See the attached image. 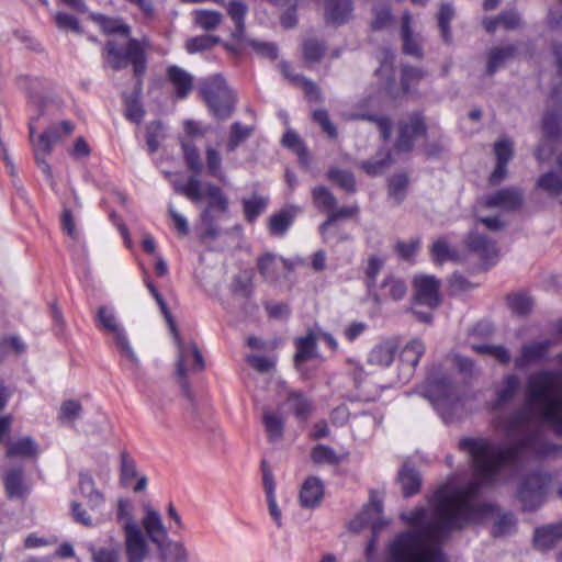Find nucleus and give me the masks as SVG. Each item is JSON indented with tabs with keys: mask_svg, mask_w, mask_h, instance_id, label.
Here are the masks:
<instances>
[{
	"mask_svg": "<svg viewBox=\"0 0 562 562\" xmlns=\"http://www.w3.org/2000/svg\"><path fill=\"white\" fill-rule=\"evenodd\" d=\"M562 539V520L535 530L533 543L539 550H548Z\"/></svg>",
	"mask_w": 562,
	"mask_h": 562,
	"instance_id": "obj_26",
	"label": "nucleus"
},
{
	"mask_svg": "<svg viewBox=\"0 0 562 562\" xmlns=\"http://www.w3.org/2000/svg\"><path fill=\"white\" fill-rule=\"evenodd\" d=\"M4 488L8 498H25L29 487L24 482V473L22 468L10 469L3 479Z\"/></svg>",
	"mask_w": 562,
	"mask_h": 562,
	"instance_id": "obj_25",
	"label": "nucleus"
},
{
	"mask_svg": "<svg viewBox=\"0 0 562 562\" xmlns=\"http://www.w3.org/2000/svg\"><path fill=\"white\" fill-rule=\"evenodd\" d=\"M508 306L513 313L525 316L530 313L533 302L532 299L525 293H515L507 297Z\"/></svg>",
	"mask_w": 562,
	"mask_h": 562,
	"instance_id": "obj_51",
	"label": "nucleus"
},
{
	"mask_svg": "<svg viewBox=\"0 0 562 562\" xmlns=\"http://www.w3.org/2000/svg\"><path fill=\"white\" fill-rule=\"evenodd\" d=\"M284 405L301 420H306L313 412L312 401L299 390L286 391Z\"/></svg>",
	"mask_w": 562,
	"mask_h": 562,
	"instance_id": "obj_23",
	"label": "nucleus"
},
{
	"mask_svg": "<svg viewBox=\"0 0 562 562\" xmlns=\"http://www.w3.org/2000/svg\"><path fill=\"white\" fill-rule=\"evenodd\" d=\"M93 562H120V552L116 548L100 547L92 550Z\"/></svg>",
	"mask_w": 562,
	"mask_h": 562,
	"instance_id": "obj_64",
	"label": "nucleus"
},
{
	"mask_svg": "<svg viewBox=\"0 0 562 562\" xmlns=\"http://www.w3.org/2000/svg\"><path fill=\"white\" fill-rule=\"evenodd\" d=\"M397 481L405 497L416 494L422 485L419 473L408 463H404L398 472Z\"/></svg>",
	"mask_w": 562,
	"mask_h": 562,
	"instance_id": "obj_30",
	"label": "nucleus"
},
{
	"mask_svg": "<svg viewBox=\"0 0 562 562\" xmlns=\"http://www.w3.org/2000/svg\"><path fill=\"white\" fill-rule=\"evenodd\" d=\"M317 340L318 337L316 331H308L305 336L299 337L295 340L296 352L294 356V362L304 379H310V376L305 372L303 363L317 357Z\"/></svg>",
	"mask_w": 562,
	"mask_h": 562,
	"instance_id": "obj_17",
	"label": "nucleus"
},
{
	"mask_svg": "<svg viewBox=\"0 0 562 562\" xmlns=\"http://www.w3.org/2000/svg\"><path fill=\"white\" fill-rule=\"evenodd\" d=\"M551 346L552 341L549 339L524 345L521 347L520 356L514 361L515 367L518 369H525L529 364L542 360L547 356Z\"/></svg>",
	"mask_w": 562,
	"mask_h": 562,
	"instance_id": "obj_20",
	"label": "nucleus"
},
{
	"mask_svg": "<svg viewBox=\"0 0 562 562\" xmlns=\"http://www.w3.org/2000/svg\"><path fill=\"white\" fill-rule=\"evenodd\" d=\"M226 8L228 16L234 22L235 29L232 32V37L236 42H244L245 40V18L248 13V5L241 0H229L223 4Z\"/></svg>",
	"mask_w": 562,
	"mask_h": 562,
	"instance_id": "obj_21",
	"label": "nucleus"
},
{
	"mask_svg": "<svg viewBox=\"0 0 562 562\" xmlns=\"http://www.w3.org/2000/svg\"><path fill=\"white\" fill-rule=\"evenodd\" d=\"M431 258L437 265L445 261H454L458 259V251L451 248L445 238L437 239L430 249Z\"/></svg>",
	"mask_w": 562,
	"mask_h": 562,
	"instance_id": "obj_45",
	"label": "nucleus"
},
{
	"mask_svg": "<svg viewBox=\"0 0 562 562\" xmlns=\"http://www.w3.org/2000/svg\"><path fill=\"white\" fill-rule=\"evenodd\" d=\"M397 345L394 340H385L376 345L369 353V362L380 367H389L395 357Z\"/></svg>",
	"mask_w": 562,
	"mask_h": 562,
	"instance_id": "obj_32",
	"label": "nucleus"
},
{
	"mask_svg": "<svg viewBox=\"0 0 562 562\" xmlns=\"http://www.w3.org/2000/svg\"><path fill=\"white\" fill-rule=\"evenodd\" d=\"M55 25L64 32H72L78 35H83L86 33L82 27L80 20L68 12L58 11L54 15Z\"/></svg>",
	"mask_w": 562,
	"mask_h": 562,
	"instance_id": "obj_44",
	"label": "nucleus"
},
{
	"mask_svg": "<svg viewBox=\"0 0 562 562\" xmlns=\"http://www.w3.org/2000/svg\"><path fill=\"white\" fill-rule=\"evenodd\" d=\"M344 117L346 120H363V121L374 122L384 140H387L391 136L392 122L386 116H378V115H373V114H369V113H361V112H350V113H344Z\"/></svg>",
	"mask_w": 562,
	"mask_h": 562,
	"instance_id": "obj_38",
	"label": "nucleus"
},
{
	"mask_svg": "<svg viewBox=\"0 0 562 562\" xmlns=\"http://www.w3.org/2000/svg\"><path fill=\"white\" fill-rule=\"evenodd\" d=\"M182 191L193 202L206 201V206L201 215L202 222L206 226L203 236L210 238L217 236L218 228L214 225V221L228 210V200L221 188L209 182L202 183L196 177H191Z\"/></svg>",
	"mask_w": 562,
	"mask_h": 562,
	"instance_id": "obj_5",
	"label": "nucleus"
},
{
	"mask_svg": "<svg viewBox=\"0 0 562 562\" xmlns=\"http://www.w3.org/2000/svg\"><path fill=\"white\" fill-rule=\"evenodd\" d=\"M352 11V0H327L325 4V20L328 23L340 25L351 18Z\"/></svg>",
	"mask_w": 562,
	"mask_h": 562,
	"instance_id": "obj_22",
	"label": "nucleus"
},
{
	"mask_svg": "<svg viewBox=\"0 0 562 562\" xmlns=\"http://www.w3.org/2000/svg\"><path fill=\"white\" fill-rule=\"evenodd\" d=\"M247 363L259 373H268L273 370L276 359L272 357H263L257 355H249L246 358Z\"/></svg>",
	"mask_w": 562,
	"mask_h": 562,
	"instance_id": "obj_62",
	"label": "nucleus"
},
{
	"mask_svg": "<svg viewBox=\"0 0 562 562\" xmlns=\"http://www.w3.org/2000/svg\"><path fill=\"white\" fill-rule=\"evenodd\" d=\"M550 102L555 109L547 111L542 120V133L547 139L557 138L562 132V89L553 91Z\"/></svg>",
	"mask_w": 562,
	"mask_h": 562,
	"instance_id": "obj_15",
	"label": "nucleus"
},
{
	"mask_svg": "<svg viewBox=\"0 0 562 562\" xmlns=\"http://www.w3.org/2000/svg\"><path fill=\"white\" fill-rule=\"evenodd\" d=\"M282 144L285 147L292 149L299 156V158L302 162H305L306 157H307V150H306L305 146L303 145L300 136L296 133H294L292 131H288L283 135Z\"/></svg>",
	"mask_w": 562,
	"mask_h": 562,
	"instance_id": "obj_58",
	"label": "nucleus"
},
{
	"mask_svg": "<svg viewBox=\"0 0 562 562\" xmlns=\"http://www.w3.org/2000/svg\"><path fill=\"white\" fill-rule=\"evenodd\" d=\"M252 127L243 125L239 122L233 123L226 145L227 151H235L236 148L252 134Z\"/></svg>",
	"mask_w": 562,
	"mask_h": 562,
	"instance_id": "obj_48",
	"label": "nucleus"
},
{
	"mask_svg": "<svg viewBox=\"0 0 562 562\" xmlns=\"http://www.w3.org/2000/svg\"><path fill=\"white\" fill-rule=\"evenodd\" d=\"M324 494L322 481L316 476L305 480L300 492V501L303 507L312 508L319 504Z\"/></svg>",
	"mask_w": 562,
	"mask_h": 562,
	"instance_id": "obj_28",
	"label": "nucleus"
},
{
	"mask_svg": "<svg viewBox=\"0 0 562 562\" xmlns=\"http://www.w3.org/2000/svg\"><path fill=\"white\" fill-rule=\"evenodd\" d=\"M182 150L184 161L188 168L196 175L200 173L203 168V165L201 161L199 149L194 145L183 142Z\"/></svg>",
	"mask_w": 562,
	"mask_h": 562,
	"instance_id": "obj_55",
	"label": "nucleus"
},
{
	"mask_svg": "<svg viewBox=\"0 0 562 562\" xmlns=\"http://www.w3.org/2000/svg\"><path fill=\"white\" fill-rule=\"evenodd\" d=\"M193 15L194 22L207 31L216 29L223 20L222 13L212 10H195Z\"/></svg>",
	"mask_w": 562,
	"mask_h": 562,
	"instance_id": "obj_50",
	"label": "nucleus"
},
{
	"mask_svg": "<svg viewBox=\"0 0 562 562\" xmlns=\"http://www.w3.org/2000/svg\"><path fill=\"white\" fill-rule=\"evenodd\" d=\"M376 75L380 78H385L384 88L387 92L395 95L393 92V75H394V68H393V55L386 53L384 60L381 64V67L376 70Z\"/></svg>",
	"mask_w": 562,
	"mask_h": 562,
	"instance_id": "obj_57",
	"label": "nucleus"
},
{
	"mask_svg": "<svg viewBox=\"0 0 562 562\" xmlns=\"http://www.w3.org/2000/svg\"><path fill=\"white\" fill-rule=\"evenodd\" d=\"M102 59L104 67L113 71H121L132 65L135 83L130 93L123 92L124 116L134 124L142 123L145 109L142 101L143 81L147 68V54L145 45L138 38H130L125 46L109 40L102 46Z\"/></svg>",
	"mask_w": 562,
	"mask_h": 562,
	"instance_id": "obj_3",
	"label": "nucleus"
},
{
	"mask_svg": "<svg viewBox=\"0 0 562 562\" xmlns=\"http://www.w3.org/2000/svg\"><path fill=\"white\" fill-rule=\"evenodd\" d=\"M5 446L8 457L36 458L38 454V445L31 436L10 440Z\"/></svg>",
	"mask_w": 562,
	"mask_h": 562,
	"instance_id": "obj_31",
	"label": "nucleus"
},
{
	"mask_svg": "<svg viewBox=\"0 0 562 562\" xmlns=\"http://www.w3.org/2000/svg\"><path fill=\"white\" fill-rule=\"evenodd\" d=\"M423 394L436 408L450 406L458 400L456 386L446 376L440 379L429 378Z\"/></svg>",
	"mask_w": 562,
	"mask_h": 562,
	"instance_id": "obj_11",
	"label": "nucleus"
},
{
	"mask_svg": "<svg viewBox=\"0 0 562 562\" xmlns=\"http://www.w3.org/2000/svg\"><path fill=\"white\" fill-rule=\"evenodd\" d=\"M536 186L550 196H560L562 195V172L550 170L538 178Z\"/></svg>",
	"mask_w": 562,
	"mask_h": 562,
	"instance_id": "obj_36",
	"label": "nucleus"
},
{
	"mask_svg": "<svg viewBox=\"0 0 562 562\" xmlns=\"http://www.w3.org/2000/svg\"><path fill=\"white\" fill-rule=\"evenodd\" d=\"M283 72L286 77H291L292 80L297 81L302 85L305 95L311 101H319L321 100V90L311 80L305 79L302 76H291L289 72V66L283 65Z\"/></svg>",
	"mask_w": 562,
	"mask_h": 562,
	"instance_id": "obj_59",
	"label": "nucleus"
},
{
	"mask_svg": "<svg viewBox=\"0 0 562 562\" xmlns=\"http://www.w3.org/2000/svg\"><path fill=\"white\" fill-rule=\"evenodd\" d=\"M516 48L514 45L494 47L488 52L487 68L488 75H494L507 60L514 57Z\"/></svg>",
	"mask_w": 562,
	"mask_h": 562,
	"instance_id": "obj_34",
	"label": "nucleus"
},
{
	"mask_svg": "<svg viewBox=\"0 0 562 562\" xmlns=\"http://www.w3.org/2000/svg\"><path fill=\"white\" fill-rule=\"evenodd\" d=\"M114 334V339L117 348L122 352V355L131 362L137 363V357L130 345L128 338L122 327L117 328V330L112 331Z\"/></svg>",
	"mask_w": 562,
	"mask_h": 562,
	"instance_id": "obj_61",
	"label": "nucleus"
},
{
	"mask_svg": "<svg viewBox=\"0 0 562 562\" xmlns=\"http://www.w3.org/2000/svg\"><path fill=\"white\" fill-rule=\"evenodd\" d=\"M164 125L160 121L155 120L148 123L145 131L146 145L150 154L155 153L159 148L160 139L162 135Z\"/></svg>",
	"mask_w": 562,
	"mask_h": 562,
	"instance_id": "obj_52",
	"label": "nucleus"
},
{
	"mask_svg": "<svg viewBox=\"0 0 562 562\" xmlns=\"http://www.w3.org/2000/svg\"><path fill=\"white\" fill-rule=\"evenodd\" d=\"M244 216L247 222L254 223L257 217L265 212L268 205V199L261 195L254 194L250 198H245L241 201Z\"/></svg>",
	"mask_w": 562,
	"mask_h": 562,
	"instance_id": "obj_42",
	"label": "nucleus"
},
{
	"mask_svg": "<svg viewBox=\"0 0 562 562\" xmlns=\"http://www.w3.org/2000/svg\"><path fill=\"white\" fill-rule=\"evenodd\" d=\"M415 305H426L430 310L440 304L439 281L431 276H420L414 279Z\"/></svg>",
	"mask_w": 562,
	"mask_h": 562,
	"instance_id": "obj_13",
	"label": "nucleus"
},
{
	"mask_svg": "<svg viewBox=\"0 0 562 562\" xmlns=\"http://www.w3.org/2000/svg\"><path fill=\"white\" fill-rule=\"evenodd\" d=\"M358 213V206H344L337 209L333 207V211L327 215V220L319 226V233L324 239V241H330L331 235L329 233V228L336 224L341 218H350Z\"/></svg>",
	"mask_w": 562,
	"mask_h": 562,
	"instance_id": "obj_33",
	"label": "nucleus"
},
{
	"mask_svg": "<svg viewBox=\"0 0 562 562\" xmlns=\"http://www.w3.org/2000/svg\"><path fill=\"white\" fill-rule=\"evenodd\" d=\"M328 179L347 192H353L356 189L355 178L349 171L330 169L328 171Z\"/></svg>",
	"mask_w": 562,
	"mask_h": 562,
	"instance_id": "obj_56",
	"label": "nucleus"
},
{
	"mask_svg": "<svg viewBox=\"0 0 562 562\" xmlns=\"http://www.w3.org/2000/svg\"><path fill=\"white\" fill-rule=\"evenodd\" d=\"M252 273L249 271H243L235 276L231 283V292L235 297H240L246 301L252 294Z\"/></svg>",
	"mask_w": 562,
	"mask_h": 562,
	"instance_id": "obj_39",
	"label": "nucleus"
},
{
	"mask_svg": "<svg viewBox=\"0 0 562 562\" xmlns=\"http://www.w3.org/2000/svg\"><path fill=\"white\" fill-rule=\"evenodd\" d=\"M412 16L408 12H405L402 16L401 37L403 41V52L406 55L414 57L423 56L422 41L419 34H415L411 30Z\"/></svg>",
	"mask_w": 562,
	"mask_h": 562,
	"instance_id": "obj_24",
	"label": "nucleus"
},
{
	"mask_svg": "<svg viewBox=\"0 0 562 562\" xmlns=\"http://www.w3.org/2000/svg\"><path fill=\"white\" fill-rule=\"evenodd\" d=\"M204 368V358L196 345L190 340L184 341L178 336V379L201 372Z\"/></svg>",
	"mask_w": 562,
	"mask_h": 562,
	"instance_id": "obj_10",
	"label": "nucleus"
},
{
	"mask_svg": "<svg viewBox=\"0 0 562 562\" xmlns=\"http://www.w3.org/2000/svg\"><path fill=\"white\" fill-rule=\"evenodd\" d=\"M407 291L405 282L394 277H387L383 280L380 286V296L383 300H402Z\"/></svg>",
	"mask_w": 562,
	"mask_h": 562,
	"instance_id": "obj_37",
	"label": "nucleus"
},
{
	"mask_svg": "<svg viewBox=\"0 0 562 562\" xmlns=\"http://www.w3.org/2000/svg\"><path fill=\"white\" fill-rule=\"evenodd\" d=\"M521 464L522 459H517V468L513 472L503 470L493 480H484L473 467L475 477L468 484L456 486L446 483L428 499V506L402 513L400 517L408 529L387 544L383 562H447L440 546L448 533L487 519L493 520L494 537L513 535L517 527L516 518L483 502L481 485L506 482L518 473Z\"/></svg>",
	"mask_w": 562,
	"mask_h": 562,
	"instance_id": "obj_2",
	"label": "nucleus"
},
{
	"mask_svg": "<svg viewBox=\"0 0 562 562\" xmlns=\"http://www.w3.org/2000/svg\"><path fill=\"white\" fill-rule=\"evenodd\" d=\"M426 133V126L419 114H413L408 122L400 124L398 137L395 142V148L400 151H408L413 148L416 138Z\"/></svg>",
	"mask_w": 562,
	"mask_h": 562,
	"instance_id": "obj_14",
	"label": "nucleus"
},
{
	"mask_svg": "<svg viewBox=\"0 0 562 562\" xmlns=\"http://www.w3.org/2000/svg\"><path fill=\"white\" fill-rule=\"evenodd\" d=\"M311 459L315 464H338L341 458L335 450L326 445H317L311 451Z\"/></svg>",
	"mask_w": 562,
	"mask_h": 562,
	"instance_id": "obj_47",
	"label": "nucleus"
},
{
	"mask_svg": "<svg viewBox=\"0 0 562 562\" xmlns=\"http://www.w3.org/2000/svg\"><path fill=\"white\" fill-rule=\"evenodd\" d=\"M425 345L419 339L411 340L402 350L400 355V370L404 379H408L415 368L417 367L420 358L425 353Z\"/></svg>",
	"mask_w": 562,
	"mask_h": 562,
	"instance_id": "obj_18",
	"label": "nucleus"
},
{
	"mask_svg": "<svg viewBox=\"0 0 562 562\" xmlns=\"http://www.w3.org/2000/svg\"><path fill=\"white\" fill-rule=\"evenodd\" d=\"M89 19L98 23L102 33L105 35H120L127 37V41L132 38V27L122 18L109 16L99 12H90Z\"/></svg>",
	"mask_w": 562,
	"mask_h": 562,
	"instance_id": "obj_19",
	"label": "nucleus"
},
{
	"mask_svg": "<svg viewBox=\"0 0 562 562\" xmlns=\"http://www.w3.org/2000/svg\"><path fill=\"white\" fill-rule=\"evenodd\" d=\"M27 351V345L16 334L3 335L0 337V362L10 353L16 357Z\"/></svg>",
	"mask_w": 562,
	"mask_h": 562,
	"instance_id": "obj_35",
	"label": "nucleus"
},
{
	"mask_svg": "<svg viewBox=\"0 0 562 562\" xmlns=\"http://www.w3.org/2000/svg\"><path fill=\"white\" fill-rule=\"evenodd\" d=\"M217 43H220V38L217 36L204 34L189 38L186 42V48L190 54H194L198 52L210 49Z\"/></svg>",
	"mask_w": 562,
	"mask_h": 562,
	"instance_id": "obj_54",
	"label": "nucleus"
},
{
	"mask_svg": "<svg viewBox=\"0 0 562 562\" xmlns=\"http://www.w3.org/2000/svg\"><path fill=\"white\" fill-rule=\"evenodd\" d=\"M312 200L315 207L327 215L333 211V207L337 206L336 198L323 186L315 187L312 190Z\"/></svg>",
	"mask_w": 562,
	"mask_h": 562,
	"instance_id": "obj_43",
	"label": "nucleus"
},
{
	"mask_svg": "<svg viewBox=\"0 0 562 562\" xmlns=\"http://www.w3.org/2000/svg\"><path fill=\"white\" fill-rule=\"evenodd\" d=\"M453 8L449 3L441 4L437 19L438 26L441 32V37L446 43L451 42L450 22L453 19Z\"/></svg>",
	"mask_w": 562,
	"mask_h": 562,
	"instance_id": "obj_53",
	"label": "nucleus"
},
{
	"mask_svg": "<svg viewBox=\"0 0 562 562\" xmlns=\"http://www.w3.org/2000/svg\"><path fill=\"white\" fill-rule=\"evenodd\" d=\"M199 94L216 120L225 121L232 116L237 98L221 75L204 78L200 83Z\"/></svg>",
	"mask_w": 562,
	"mask_h": 562,
	"instance_id": "obj_6",
	"label": "nucleus"
},
{
	"mask_svg": "<svg viewBox=\"0 0 562 562\" xmlns=\"http://www.w3.org/2000/svg\"><path fill=\"white\" fill-rule=\"evenodd\" d=\"M293 220L294 214L288 210H282L279 213L272 214L268 224L270 235L277 237L283 236L292 225Z\"/></svg>",
	"mask_w": 562,
	"mask_h": 562,
	"instance_id": "obj_40",
	"label": "nucleus"
},
{
	"mask_svg": "<svg viewBox=\"0 0 562 562\" xmlns=\"http://www.w3.org/2000/svg\"><path fill=\"white\" fill-rule=\"evenodd\" d=\"M281 269H291L290 263L273 254H265L258 259V270L263 278L276 280Z\"/></svg>",
	"mask_w": 562,
	"mask_h": 562,
	"instance_id": "obj_29",
	"label": "nucleus"
},
{
	"mask_svg": "<svg viewBox=\"0 0 562 562\" xmlns=\"http://www.w3.org/2000/svg\"><path fill=\"white\" fill-rule=\"evenodd\" d=\"M381 514V501L378 499L375 495H371L369 504L364 506L362 512L350 522V529L355 532H359L366 527H369L372 530V537L366 549V557L368 561L372 560L379 531L386 525Z\"/></svg>",
	"mask_w": 562,
	"mask_h": 562,
	"instance_id": "obj_7",
	"label": "nucleus"
},
{
	"mask_svg": "<svg viewBox=\"0 0 562 562\" xmlns=\"http://www.w3.org/2000/svg\"><path fill=\"white\" fill-rule=\"evenodd\" d=\"M15 83L23 91L26 104L34 110L27 122L30 142L33 143L37 122L46 115L48 105L56 101L55 86L47 77L29 74L16 76Z\"/></svg>",
	"mask_w": 562,
	"mask_h": 562,
	"instance_id": "obj_4",
	"label": "nucleus"
},
{
	"mask_svg": "<svg viewBox=\"0 0 562 562\" xmlns=\"http://www.w3.org/2000/svg\"><path fill=\"white\" fill-rule=\"evenodd\" d=\"M407 183L408 181L405 175H396L390 180L389 194L396 201L397 204L404 200Z\"/></svg>",
	"mask_w": 562,
	"mask_h": 562,
	"instance_id": "obj_60",
	"label": "nucleus"
},
{
	"mask_svg": "<svg viewBox=\"0 0 562 562\" xmlns=\"http://www.w3.org/2000/svg\"><path fill=\"white\" fill-rule=\"evenodd\" d=\"M550 481V475L540 472L531 473L524 480L519 499L525 510H536L542 505Z\"/></svg>",
	"mask_w": 562,
	"mask_h": 562,
	"instance_id": "obj_8",
	"label": "nucleus"
},
{
	"mask_svg": "<svg viewBox=\"0 0 562 562\" xmlns=\"http://www.w3.org/2000/svg\"><path fill=\"white\" fill-rule=\"evenodd\" d=\"M519 389L515 374L504 376L493 404L495 430L507 439L497 445L487 438H464L461 450L469 453L476 473L484 480H493L503 470L513 472L517 459L528 454L546 457L555 450L542 436L549 426L562 438V373L559 370H539L529 374L525 385V406L512 413L503 411Z\"/></svg>",
	"mask_w": 562,
	"mask_h": 562,
	"instance_id": "obj_1",
	"label": "nucleus"
},
{
	"mask_svg": "<svg viewBox=\"0 0 562 562\" xmlns=\"http://www.w3.org/2000/svg\"><path fill=\"white\" fill-rule=\"evenodd\" d=\"M481 203L488 209L516 210L522 204V191L517 188L502 189L482 198Z\"/></svg>",
	"mask_w": 562,
	"mask_h": 562,
	"instance_id": "obj_16",
	"label": "nucleus"
},
{
	"mask_svg": "<svg viewBox=\"0 0 562 562\" xmlns=\"http://www.w3.org/2000/svg\"><path fill=\"white\" fill-rule=\"evenodd\" d=\"M205 166L207 173L221 182H226V176L222 169V156L217 148L213 146L205 147Z\"/></svg>",
	"mask_w": 562,
	"mask_h": 562,
	"instance_id": "obj_41",
	"label": "nucleus"
},
{
	"mask_svg": "<svg viewBox=\"0 0 562 562\" xmlns=\"http://www.w3.org/2000/svg\"><path fill=\"white\" fill-rule=\"evenodd\" d=\"M467 244L470 250L484 260H492L497 256L496 244L475 231L469 234Z\"/></svg>",
	"mask_w": 562,
	"mask_h": 562,
	"instance_id": "obj_27",
	"label": "nucleus"
},
{
	"mask_svg": "<svg viewBox=\"0 0 562 562\" xmlns=\"http://www.w3.org/2000/svg\"><path fill=\"white\" fill-rule=\"evenodd\" d=\"M12 35L15 40L21 42L26 49L36 54H43L45 52L43 44L32 34L30 30L24 27L13 29Z\"/></svg>",
	"mask_w": 562,
	"mask_h": 562,
	"instance_id": "obj_49",
	"label": "nucleus"
},
{
	"mask_svg": "<svg viewBox=\"0 0 562 562\" xmlns=\"http://www.w3.org/2000/svg\"><path fill=\"white\" fill-rule=\"evenodd\" d=\"M143 528L149 541L156 544L160 559L164 561L167 560L170 548L168 532L162 524L159 512L151 508L149 505L145 506Z\"/></svg>",
	"mask_w": 562,
	"mask_h": 562,
	"instance_id": "obj_9",
	"label": "nucleus"
},
{
	"mask_svg": "<svg viewBox=\"0 0 562 562\" xmlns=\"http://www.w3.org/2000/svg\"><path fill=\"white\" fill-rule=\"evenodd\" d=\"M49 307V314L53 322V331L54 334L59 337L64 334L66 328V321L64 318V314L61 308L59 307L56 300L52 301L48 305Z\"/></svg>",
	"mask_w": 562,
	"mask_h": 562,
	"instance_id": "obj_63",
	"label": "nucleus"
},
{
	"mask_svg": "<svg viewBox=\"0 0 562 562\" xmlns=\"http://www.w3.org/2000/svg\"><path fill=\"white\" fill-rule=\"evenodd\" d=\"M125 529V553L127 562H143L148 554V544L142 529L135 521H127Z\"/></svg>",
	"mask_w": 562,
	"mask_h": 562,
	"instance_id": "obj_12",
	"label": "nucleus"
},
{
	"mask_svg": "<svg viewBox=\"0 0 562 562\" xmlns=\"http://www.w3.org/2000/svg\"><path fill=\"white\" fill-rule=\"evenodd\" d=\"M262 423L270 440H278L283 435V420L269 409L263 411Z\"/></svg>",
	"mask_w": 562,
	"mask_h": 562,
	"instance_id": "obj_46",
	"label": "nucleus"
}]
</instances>
